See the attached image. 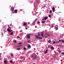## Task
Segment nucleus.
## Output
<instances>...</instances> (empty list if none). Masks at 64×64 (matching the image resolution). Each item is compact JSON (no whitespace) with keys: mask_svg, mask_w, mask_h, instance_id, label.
Instances as JSON below:
<instances>
[{"mask_svg":"<svg viewBox=\"0 0 64 64\" xmlns=\"http://www.w3.org/2000/svg\"><path fill=\"white\" fill-rule=\"evenodd\" d=\"M30 35H31V34H28L26 35V37L28 39H30L31 38L30 37Z\"/></svg>","mask_w":64,"mask_h":64,"instance_id":"nucleus-1","label":"nucleus"},{"mask_svg":"<svg viewBox=\"0 0 64 64\" xmlns=\"http://www.w3.org/2000/svg\"><path fill=\"white\" fill-rule=\"evenodd\" d=\"M38 35H36L35 36V37L37 39H38L39 38V37L40 36V34H38Z\"/></svg>","mask_w":64,"mask_h":64,"instance_id":"nucleus-2","label":"nucleus"},{"mask_svg":"<svg viewBox=\"0 0 64 64\" xmlns=\"http://www.w3.org/2000/svg\"><path fill=\"white\" fill-rule=\"evenodd\" d=\"M11 10H10L12 11H13L14 10V8L13 7H12L10 8Z\"/></svg>","mask_w":64,"mask_h":64,"instance_id":"nucleus-3","label":"nucleus"},{"mask_svg":"<svg viewBox=\"0 0 64 64\" xmlns=\"http://www.w3.org/2000/svg\"><path fill=\"white\" fill-rule=\"evenodd\" d=\"M7 31H9V32H12V31H13L12 30H9V29H7Z\"/></svg>","mask_w":64,"mask_h":64,"instance_id":"nucleus-4","label":"nucleus"},{"mask_svg":"<svg viewBox=\"0 0 64 64\" xmlns=\"http://www.w3.org/2000/svg\"><path fill=\"white\" fill-rule=\"evenodd\" d=\"M41 34L42 37H43V38H44V35H43V32H41Z\"/></svg>","mask_w":64,"mask_h":64,"instance_id":"nucleus-5","label":"nucleus"},{"mask_svg":"<svg viewBox=\"0 0 64 64\" xmlns=\"http://www.w3.org/2000/svg\"><path fill=\"white\" fill-rule=\"evenodd\" d=\"M47 19H48V18L47 17V16L44 17V18H43L44 20V19L45 20H47Z\"/></svg>","mask_w":64,"mask_h":64,"instance_id":"nucleus-6","label":"nucleus"},{"mask_svg":"<svg viewBox=\"0 0 64 64\" xmlns=\"http://www.w3.org/2000/svg\"><path fill=\"white\" fill-rule=\"evenodd\" d=\"M4 64H7L8 63V62L7 60H4Z\"/></svg>","mask_w":64,"mask_h":64,"instance_id":"nucleus-7","label":"nucleus"},{"mask_svg":"<svg viewBox=\"0 0 64 64\" xmlns=\"http://www.w3.org/2000/svg\"><path fill=\"white\" fill-rule=\"evenodd\" d=\"M37 57V55H36L34 57V60H36V58Z\"/></svg>","mask_w":64,"mask_h":64,"instance_id":"nucleus-8","label":"nucleus"},{"mask_svg":"<svg viewBox=\"0 0 64 64\" xmlns=\"http://www.w3.org/2000/svg\"><path fill=\"white\" fill-rule=\"evenodd\" d=\"M17 10H14V12L15 13H17Z\"/></svg>","mask_w":64,"mask_h":64,"instance_id":"nucleus-9","label":"nucleus"},{"mask_svg":"<svg viewBox=\"0 0 64 64\" xmlns=\"http://www.w3.org/2000/svg\"><path fill=\"white\" fill-rule=\"evenodd\" d=\"M48 50L47 49H46V51L45 52V54H46V53H47V52H48Z\"/></svg>","mask_w":64,"mask_h":64,"instance_id":"nucleus-10","label":"nucleus"},{"mask_svg":"<svg viewBox=\"0 0 64 64\" xmlns=\"http://www.w3.org/2000/svg\"><path fill=\"white\" fill-rule=\"evenodd\" d=\"M52 9V10L53 12H55V8H53Z\"/></svg>","mask_w":64,"mask_h":64,"instance_id":"nucleus-11","label":"nucleus"},{"mask_svg":"<svg viewBox=\"0 0 64 64\" xmlns=\"http://www.w3.org/2000/svg\"><path fill=\"white\" fill-rule=\"evenodd\" d=\"M51 49L52 50H54V47H53V46H52L51 47Z\"/></svg>","mask_w":64,"mask_h":64,"instance_id":"nucleus-12","label":"nucleus"},{"mask_svg":"<svg viewBox=\"0 0 64 64\" xmlns=\"http://www.w3.org/2000/svg\"><path fill=\"white\" fill-rule=\"evenodd\" d=\"M42 23H43V24L45 23V21H42Z\"/></svg>","mask_w":64,"mask_h":64,"instance_id":"nucleus-13","label":"nucleus"},{"mask_svg":"<svg viewBox=\"0 0 64 64\" xmlns=\"http://www.w3.org/2000/svg\"><path fill=\"white\" fill-rule=\"evenodd\" d=\"M10 34L11 35H13V32H12Z\"/></svg>","mask_w":64,"mask_h":64,"instance_id":"nucleus-14","label":"nucleus"},{"mask_svg":"<svg viewBox=\"0 0 64 64\" xmlns=\"http://www.w3.org/2000/svg\"><path fill=\"white\" fill-rule=\"evenodd\" d=\"M30 47H31V46H30V45H28V48H30Z\"/></svg>","mask_w":64,"mask_h":64,"instance_id":"nucleus-15","label":"nucleus"},{"mask_svg":"<svg viewBox=\"0 0 64 64\" xmlns=\"http://www.w3.org/2000/svg\"><path fill=\"white\" fill-rule=\"evenodd\" d=\"M37 20L36 19L33 22V23H35V21H36Z\"/></svg>","mask_w":64,"mask_h":64,"instance_id":"nucleus-16","label":"nucleus"},{"mask_svg":"<svg viewBox=\"0 0 64 64\" xmlns=\"http://www.w3.org/2000/svg\"><path fill=\"white\" fill-rule=\"evenodd\" d=\"M61 41H62V43H64V40H61Z\"/></svg>","mask_w":64,"mask_h":64,"instance_id":"nucleus-17","label":"nucleus"},{"mask_svg":"<svg viewBox=\"0 0 64 64\" xmlns=\"http://www.w3.org/2000/svg\"><path fill=\"white\" fill-rule=\"evenodd\" d=\"M51 41L50 40H49L48 41V43H51Z\"/></svg>","mask_w":64,"mask_h":64,"instance_id":"nucleus-18","label":"nucleus"},{"mask_svg":"<svg viewBox=\"0 0 64 64\" xmlns=\"http://www.w3.org/2000/svg\"><path fill=\"white\" fill-rule=\"evenodd\" d=\"M55 29L56 30H57L58 29V28L57 27H56Z\"/></svg>","mask_w":64,"mask_h":64,"instance_id":"nucleus-19","label":"nucleus"},{"mask_svg":"<svg viewBox=\"0 0 64 64\" xmlns=\"http://www.w3.org/2000/svg\"><path fill=\"white\" fill-rule=\"evenodd\" d=\"M28 43H30V42H31V40H28Z\"/></svg>","mask_w":64,"mask_h":64,"instance_id":"nucleus-20","label":"nucleus"},{"mask_svg":"<svg viewBox=\"0 0 64 64\" xmlns=\"http://www.w3.org/2000/svg\"><path fill=\"white\" fill-rule=\"evenodd\" d=\"M38 39H42V37H38Z\"/></svg>","mask_w":64,"mask_h":64,"instance_id":"nucleus-21","label":"nucleus"},{"mask_svg":"<svg viewBox=\"0 0 64 64\" xmlns=\"http://www.w3.org/2000/svg\"><path fill=\"white\" fill-rule=\"evenodd\" d=\"M10 62L11 63H12L13 62V61L12 60H10Z\"/></svg>","mask_w":64,"mask_h":64,"instance_id":"nucleus-22","label":"nucleus"},{"mask_svg":"<svg viewBox=\"0 0 64 64\" xmlns=\"http://www.w3.org/2000/svg\"><path fill=\"white\" fill-rule=\"evenodd\" d=\"M26 25V23H24V24L23 25H24V26H25V25Z\"/></svg>","mask_w":64,"mask_h":64,"instance_id":"nucleus-23","label":"nucleus"},{"mask_svg":"<svg viewBox=\"0 0 64 64\" xmlns=\"http://www.w3.org/2000/svg\"><path fill=\"white\" fill-rule=\"evenodd\" d=\"M22 44V43H19L18 44V45H21Z\"/></svg>","mask_w":64,"mask_h":64,"instance_id":"nucleus-24","label":"nucleus"},{"mask_svg":"<svg viewBox=\"0 0 64 64\" xmlns=\"http://www.w3.org/2000/svg\"><path fill=\"white\" fill-rule=\"evenodd\" d=\"M8 28V29H12V28H11L10 27H9Z\"/></svg>","mask_w":64,"mask_h":64,"instance_id":"nucleus-25","label":"nucleus"},{"mask_svg":"<svg viewBox=\"0 0 64 64\" xmlns=\"http://www.w3.org/2000/svg\"><path fill=\"white\" fill-rule=\"evenodd\" d=\"M30 57H33V58H34V56H33V55L30 56Z\"/></svg>","mask_w":64,"mask_h":64,"instance_id":"nucleus-26","label":"nucleus"},{"mask_svg":"<svg viewBox=\"0 0 64 64\" xmlns=\"http://www.w3.org/2000/svg\"><path fill=\"white\" fill-rule=\"evenodd\" d=\"M58 21H59L60 22L61 20H60V18H59L58 20Z\"/></svg>","mask_w":64,"mask_h":64,"instance_id":"nucleus-27","label":"nucleus"},{"mask_svg":"<svg viewBox=\"0 0 64 64\" xmlns=\"http://www.w3.org/2000/svg\"><path fill=\"white\" fill-rule=\"evenodd\" d=\"M22 46H17L16 47H21Z\"/></svg>","mask_w":64,"mask_h":64,"instance_id":"nucleus-28","label":"nucleus"},{"mask_svg":"<svg viewBox=\"0 0 64 64\" xmlns=\"http://www.w3.org/2000/svg\"><path fill=\"white\" fill-rule=\"evenodd\" d=\"M50 47H51V46L48 45V48H50Z\"/></svg>","mask_w":64,"mask_h":64,"instance_id":"nucleus-29","label":"nucleus"},{"mask_svg":"<svg viewBox=\"0 0 64 64\" xmlns=\"http://www.w3.org/2000/svg\"><path fill=\"white\" fill-rule=\"evenodd\" d=\"M23 49L24 50H26V48L24 47L23 48Z\"/></svg>","mask_w":64,"mask_h":64,"instance_id":"nucleus-30","label":"nucleus"},{"mask_svg":"<svg viewBox=\"0 0 64 64\" xmlns=\"http://www.w3.org/2000/svg\"><path fill=\"white\" fill-rule=\"evenodd\" d=\"M11 56H13V54H11Z\"/></svg>","mask_w":64,"mask_h":64,"instance_id":"nucleus-31","label":"nucleus"},{"mask_svg":"<svg viewBox=\"0 0 64 64\" xmlns=\"http://www.w3.org/2000/svg\"><path fill=\"white\" fill-rule=\"evenodd\" d=\"M48 16L50 17V18H51V15L50 14L48 15Z\"/></svg>","mask_w":64,"mask_h":64,"instance_id":"nucleus-32","label":"nucleus"},{"mask_svg":"<svg viewBox=\"0 0 64 64\" xmlns=\"http://www.w3.org/2000/svg\"><path fill=\"white\" fill-rule=\"evenodd\" d=\"M50 13H52V10H50Z\"/></svg>","mask_w":64,"mask_h":64,"instance_id":"nucleus-33","label":"nucleus"},{"mask_svg":"<svg viewBox=\"0 0 64 64\" xmlns=\"http://www.w3.org/2000/svg\"><path fill=\"white\" fill-rule=\"evenodd\" d=\"M38 24H40V22L39 21H38L37 22Z\"/></svg>","mask_w":64,"mask_h":64,"instance_id":"nucleus-34","label":"nucleus"},{"mask_svg":"<svg viewBox=\"0 0 64 64\" xmlns=\"http://www.w3.org/2000/svg\"><path fill=\"white\" fill-rule=\"evenodd\" d=\"M62 55H64V52H63L62 53Z\"/></svg>","mask_w":64,"mask_h":64,"instance_id":"nucleus-35","label":"nucleus"},{"mask_svg":"<svg viewBox=\"0 0 64 64\" xmlns=\"http://www.w3.org/2000/svg\"><path fill=\"white\" fill-rule=\"evenodd\" d=\"M60 18H61V19L62 20V19H63V18H62V17H61L60 18Z\"/></svg>","mask_w":64,"mask_h":64,"instance_id":"nucleus-36","label":"nucleus"},{"mask_svg":"<svg viewBox=\"0 0 64 64\" xmlns=\"http://www.w3.org/2000/svg\"><path fill=\"white\" fill-rule=\"evenodd\" d=\"M17 49V50H19L20 49V48H18L17 49Z\"/></svg>","mask_w":64,"mask_h":64,"instance_id":"nucleus-37","label":"nucleus"},{"mask_svg":"<svg viewBox=\"0 0 64 64\" xmlns=\"http://www.w3.org/2000/svg\"><path fill=\"white\" fill-rule=\"evenodd\" d=\"M58 51L59 52H61V51H60V50H58Z\"/></svg>","mask_w":64,"mask_h":64,"instance_id":"nucleus-38","label":"nucleus"},{"mask_svg":"<svg viewBox=\"0 0 64 64\" xmlns=\"http://www.w3.org/2000/svg\"><path fill=\"white\" fill-rule=\"evenodd\" d=\"M45 38H47V36H46L45 37Z\"/></svg>","mask_w":64,"mask_h":64,"instance_id":"nucleus-39","label":"nucleus"},{"mask_svg":"<svg viewBox=\"0 0 64 64\" xmlns=\"http://www.w3.org/2000/svg\"><path fill=\"white\" fill-rule=\"evenodd\" d=\"M17 38H20V37L18 36L17 37Z\"/></svg>","mask_w":64,"mask_h":64,"instance_id":"nucleus-40","label":"nucleus"},{"mask_svg":"<svg viewBox=\"0 0 64 64\" xmlns=\"http://www.w3.org/2000/svg\"><path fill=\"white\" fill-rule=\"evenodd\" d=\"M1 33L2 34V36H3V32H2Z\"/></svg>","mask_w":64,"mask_h":64,"instance_id":"nucleus-41","label":"nucleus"},{"mask_svg":"<svg viewBox=\"0 0 64 64\" xmlns=\"http://www.w3.org/2000/svg\"><path fill=\"white\" fill-rule=\"evenodd\" d=\"M53 43H54V44L55 43V42H53Z\"/></svg>","mask_w":64,"mask_h":64,"instance_id":"nucleus-42","label":"nucleus"},{"mask_svg":"<svg viewBox=\"0 0 64 64\" xmlns=\"http://www.w3.org/2000/svg\"><path fill=\"white\" fill-rule=\"evenodd\" d=\"M48 36H50V35H49V34H48Z\"/></svg>","mask_w":64,"mask_h":64,"instance_id":"nucleus-43","label":"nucleus"},{"mask_svg":"<svg viewBox=\"0 0 64 64\" xmlns=\"http://www.w3.org/2000/svg\"><path fill=\"white\" fill-rule=\"evenodd\" d=\"M22 57L21 56V57H20V58H21V59H22Z\"/></svg>","mask_w":64,"mask_h":64,"instance_id":"nucleus-44","label":"nucleus"},{"mask_svg":"<svg viewBox=\"0 0 64 64\" xmlns=\"http://www.w3.org/2000/svg\"><path fill=\"white\" fill-rule=\"evenodd\" d=\"M14 42L15 43H16V40H15Z\"/></svg>","mask_w":64,"mask_h":64,"instance_id":"nucleus-45","label":"nucleus"},{"mask_svg":"<svg viewBox=\"0 0 64 64\" xmlns=\"http://www.w3.org/2000/svg\"><path fill=\"white\" fill-rule=\"evenodd\" d=\"M59 42H61V40H59Z\"/></svg>","mask_w":64,"mask_h":64,"instance_id":"nucleus-46","label":"nucleus"},{"mask_svg":"<svg viewBox=\"0 0 64 64\" xmlns=\"http://www.w3.org/2000/svg\"><path fill=\"white\" fill-rule=\"evenodd\" d=\"M27 29H28V28H26V30H27Z\"/></svg>","mask_w":64,"mask_h":64,"instance_id":"nucleus-47","label":"nucleus"},{"mask_svg":"<svg viewBox=\"0 0 64 64\" xmlns=\"http://www.w3.org/2000/svg\"><path fill=\"white\" fill-rule=\"evenodd\" d=\"M51 27H52V28H53V26L52 25L51 26Z\"/></svg>","mask_w":64,"mask_h":64,"instance_id":"nucleus-48","label":"nucleus"},{"mask_svg":"<svg viewBox=\"0 0 64 64\" xmlns=\"http://www.w3.org/2000/svg\"><path fill=\"white\" fill-rule=\"evenodd\" d=\"M12 25V23H11V24L10 25V26H11Z\"/></svg>","mask_w":64,"mask_h":64,"instance_id":"nucleus-49","label":"nucleus"},{"mask_svg":"<svg viewBox=\"0 0 64 64\" xmlns=\"http://www.w3.org/2000/svg\"><path fill=\"white\" fill-rule=\"evenodd\" d=\"M57 43H59V42H57Z\"/></svg>","mask_w":64,"mask_h":64,"instance_id":"nucleus-50","label":"nucleus"},{"mask_svg":"<svg viewBox=\"0 0 64 64\" xmlns=\"http://www.w3.org/2000/svg\"><path fill=\"white\" fill-rule=\"evenodd\" d=\"M8 26L9 27H10V26H9V25H8Z\"/></svg>","mask_w":64,"mask_h":64,"instance_id":"nucleus-51","label":"nucleus"},{"mask_svg":"<svg viewBox=\"0 0 64 64\" xmlns=\"http://www.w3.org/2000/svg\"><path fill=\"white\" fill-rule=\"evenodd\" d=\"M32 64H35L34 63H33Z\"/></svg>","mask_w":64,"mask_h":64,"instance_id":"nucleus-52","label":"nucleus"},{"mask_svg":"<svg viewBox=\"0 0 64 64\" xmlns=\"http://www.w3.org/2000/svg\"><path fill=\"white\" fill-rule=\"evenodd\" d=\"M19 29H20V27H19Z\"/></svg>","mask_w":64,"mask_h":64,"instance_id":"nucleus-53","label":"nucleus"},{"mask_svg":"<svg viewBox=\"0 0 64 64\" xmlns=\"http://www.w3.org/2000/svg\"><path fill=\"white\" fill-rule=\"evenodd\" d=\"M56 43H57V42H56Z\"/></svg>","mask_w":64,"mask_h":64,"instance_id":"nucleus-54","label":"nucleus"},{"mask_svg":"<svg viewBox=\"0 0 64 64\" xmlns=\"http://www.w3.org/2000/svg\"><path fill=\"white\" fill-rule=\"evenodd\" d=\"M1 58H0V60H1Z\"/></svg>","mask_w":64,"mask_h":64,"instance_id":"nucleus-55","label":"nucleus"},{"mask_svg":"<svg viewBox=\"0 0 64 64\" xmlns=\"http://www.w3.org/2000/svg\"><path fill=\"white\" fill-rule=\"evenodd\" d=\"M55 41H56V40H55Z\"/></svg>","mask_w":64,"mask_h":64,"instance_id":"nucleus-56","label":"nucleus"},{"mask_svg":"<svg viewBox=\"0 0 64 64\" xmlns=\"http://www.w3.org/2000/svg\"><path fill=\"white\" fill-rule=\"evenodd\" d=\"M1 55V54H0V55Z\"/></svg>","mask_w":64,"mask_h":64,"instance_id":"nucleus-57","label":"nucleus"}]
</instances>
